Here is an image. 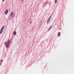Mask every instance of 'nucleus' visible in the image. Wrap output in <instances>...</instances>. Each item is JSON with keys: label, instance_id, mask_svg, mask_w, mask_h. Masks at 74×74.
Wrapping results in <instances>:
<instances>
[{"label": "nucleus", "instance_id": "nucleus-12", "mask_svg": "<svg viewBox=\"0 0 74 74\" xmlns=\"http://www.w3.org/2000/svg\"><path fill=\"white\" fill-rule=\"evenodd\" d=\"M2 62H3V60H2L1 61V63Z\"/></svg>", "mask_w": 74, "mask_h": 74}, {"label": "nucleus", "instance_id": "nucleus-9", "mask_svg": "<svg viewBox=\"0 0 74 74\" xmlns=\"http://www.w3.org/2000/svg\"><path fill=\"white\" fill-rule=\"evenodd\" d=\"M51 28H52V26H51V27L49 28V29L48 30H49V29H51Z\"/></svg>", "mask_w": 74, "mask_h": 74}, {"label": "nucleus", "instance_id": "nucleus-3", "mask_svg": "<svg viewBox=\"0 0 74 74\" xmlns=\"http://www.w3.org/2000/svg\"><path fill=\"white\" fill-rule=\"evenodd\" d=\"M8 10H7L5 11V14H8Z\"/></svg>", "mask_w": 74, "mask_h": 74}, {"label": "nucleus", "instance_id": "nucleus-5", "mask_svg": "<svg viewBox=\"0 0 74 74\" xmlns=\"http://www.w3.org/2000/svg\"><path fill=\"white\" fill-rule=\"evenodd\" d=\"M13 34L14 35H16V31H14L13 32Z\"/></svg>", "mask_w": 74, "mask_h": 74}, {"label": "nucleus", "instance_id": "nucleus-1", "mask_svg": "<svg viewBox=\"0 0 74 74\" xmlns=\"http://www.w3.org/2000/svg\"><path fill=\"white\" fill-rule=\"evenodd\" d=\"M10 41L9 40H8V41H6L5 43V45L6 46V47L7 48L9 47V45H10Z\"/></svg>", "mask_w": 74, "mask_h": 74}, {"label": "nucleus", "instance_id": "nucleus-7", "mask_svg": "<svg viewBox=\"0 0 74 74\" xmlns=\"http://www.w3.org/2000/svg\"><path fill=\"white\" fill-rule=\"evenodd\" d=\"M55 3H57V0H55Z\"/></svg>", "mask_w": 74, "mask_h": 74}, {"label": "nucleus", "instance_id": "nucleus-4", "mask_svg": "<svg viewBox=\"0 0 74 74\" xmlns=\"http://www.w3.org/2000/svg\"><path fill=\"white\" fill-rule=\"evenodd\" d=\"M58 37H60V32H58Z\"/></svg>", "mask_w": 74, "mask_h": 74}, {"label": "nucleus", "instance_id": "nucleus-10", "mask_svg": "<svg viewBox=\"0 0 74 74\" xmlns=\"http://www.w3.org/2000/svg\"><path fill=\"white\" fill-rule=\"evenodd\" d=\"M50 18H50V17H49V19H48V20H49V21H50Z\"/></svg>", "mask_w": 74, "mask_h": 74}, {"label": "nucleus", "instance_id": "nucleus-13", "mask_svg": "<svg viewBox=\"0 0 74 74\" xmlns=\"http://www.w3.org/2000/svg\"><path fill=\"white\" fill-rule=\"evenodd\" d=\"M51 16H52V15H51L49 17V18H51Z\"/></svg>", "mask_w": 74, "mask_h": 74}, {"label": "nucleus", "instance_id": "nucleus-14", "mask_svg": "<svg viewBox=\"0 0 74 74\" xmlns=\"http://www.w3.org/2000/svg\"><path fill=\"white\" fill-rule=\"evenodd\" d=\"M5 0H2V1H4Z\"/></svg>", "mask_w": 74, "mask_h": 74}, {"label": "nucleus", "instance_id": "nucleus-8", "mask_svg": "<svg viewBox=\"0 0 74 74\" xmlns=\"http://www.w3.org/2000/svg\"><path fill=\"white\" fill-rule=\"evenodd\" d=\"M49 20H47V23H49Z\"/></svg>", "mask_w": 74, "mask_h": 74}, {"label": "nucleus", "instance_id": "nucleus-2", "mask_svg": "<svg viewBox=\"0 0 74 74\" xmlns=\"http://www.w3.org/2000/svg\"><path fill=\"white\" fill-rule=\"evenodd\" d=\"M4 27H5V26L4 25L1 28L0 31V34H1L2 33L4 32Z\"/></svg>", "mask_w": 74, "mask_h": 74}, {"label": "nucleus", "instance_id": "nucleus-16", "mask_svg": "<svg viewBox=\"0 0 74 74\" xmlns=\"http://www.w3.org/2000/svg\"><path fill=\"white\" fill-rule=\"evenodd\" d=\"M1 63H0V65H1Z\"/></svg>", "mask_w": 74, "mask_h": 74}, {"label": "nucleus", "instance_id": "nucleus-11", "mask_svg": "<svg viewBox=\"0 0 74 74\" xmlns=\"http://www.w3.org/2000/svg\"><path fill=\"white\" fill-rule=\"evenodd\" d=\"M29 22H30V24H31V23H32V21H29Z\"/></svg>", "mask_w": 74, "mask_h": 74}, {"label": "nucleus", "instance_id": "nucleus-6", "mask_svg": "<svg viewBox=\"0 0 74 74\" xmlns=\"http://www.w3.org/2000/svg\"><path fill=\"white\" fill-rule=\"evenodd\" d=\"M12 15H13V12H11V15H10V16L11 17H12Z\"/></svg>", "mask_w": 74, "mask_h": 74}, {"label": "nucleus", "instance_id": "nucleus-15", "mask_svg": "<svg viewBox=\"0 0 74 74\" xmlns=\"http://www.w3.org/2000/svg\"><path fill=\"white\" fill-rule=\"evenodd\" d=\"M23 1V0H21V1Z\"/></svg>", "mask_w": 74, "mask_h": 74}]
</instances>
